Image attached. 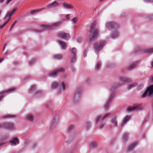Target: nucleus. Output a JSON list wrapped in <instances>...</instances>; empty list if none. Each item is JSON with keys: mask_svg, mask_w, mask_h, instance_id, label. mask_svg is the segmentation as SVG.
Returning <instances> with one entry per match:
<instances>
[{"mask_svg": "<svg viewBox=\"0 0 153 153\" xmlns=\"http://www.w3.org/2000/svg\"><path fill=\"white\" fill-rule=\"evenodd\" d=\"M100 66L101 62H98V63L95 66L96 68V69L98 70L100 68Z\"/></svg>", "mask_w": 153, "mask_h": 153, "instance_id": "36", "label": "nucleus"}, {"mask_svg": "<svg viewBox=\"0 0 153 153\" xmlns=\"http://www.w3.org/2000/svg\"><path fill=\"white\" fill-rule=\"evenodd\" d=\"M95 27V24L93 23L91 26L89 32L90 34L89 38L90 41L94 40L98 35L99 31L97 29L94 28Z\"/></svg>", "mask_w": 153, "mask_h": 153, "instance_id": "1", "label": "nucleus"}, {"mask_svg": "<svg viewBox=\"0 0 153 153\" xmlns=\"http://www.w3.org/2000/svg\"><path fill=\"white\" fill-rule=\"evenodd\" d=\"M151 80L153 82V76L151 78Z\"/></svg>", "mask_w": 153, "mask_h": 153, "instance_id": "57", "label": "nucleus"}, {"mask_svg": "<svg viewBox=\"0 0 153 153\" xmlns=\"http://www.w3.org/2000/svg\"><path fill=\"white\" fill-rule=\"evenodd\" d=\"M137 142H135L131 144L128 147V150L131 151L132 150L134 147L137 145Z\"/></svg>", "mask_w": 153, "mask_h": 153, "instance_id": "21", "label": "nucleus"}, {"mask_svg": "<svg viewBox=\"0 0 153 153\" xmlns=\"http://www.w3.org/2000/svg\"><path fill=\"white\" fill-rule=\"evenodd\" d=\"M36 61V60L35 59H33L32 60L30 61V64L31 65H32Z\"/></svg>", "mask_w": 153, "mask_h": 153, "instance_id": "42", "label": "nucleus"}, {"mask_svg": "<svg viewBox=\"0 0 153 153\" xmlns=\"http://www.w3.org/2000/svg\"><path fill=\"white\" fill-rule=\"evenodd\" d=\"M78 19V17H75V18H74L72 19V22L73 23H76V22H77Z\"/></svg>", "mask_w": 153, "mask_h": 153, "instance_id": "38", "label": "nucleus"}, {"mask_svg": "<svg viewBox=\"0 0 153 153\" xmlns=\"http://www.w3.org/2000/svg\"><path fill=\"white\" fill-rule=\"evenodd\" d=\"M3 58H1L0 59V62H1L3 60Z\"/></svg>", "mask_w": 153, "mask_h": 153, "instance_id": "56", "label": "nucleus"}, {"mask_svg": "<svg viewBox=\"0 0 153 153\" xmlns=\"http://www.w3.org/2000/svg\"><path fill=\"white\" fill-rule=\"evenodd\" d=\"M149 1H151L153 2V0H149Z\"/></svg>", "mask_w": 153, "mask_h": 153, "instance_id": "60", "label": "nucleus"}, {"mask_svg": "<svg viewBox=\"0 0 153 153\" xmlns=\"http://www.w3.org/2000/svg\"><path fill=\"white\" fill-rule=\"evenodd\" d=\"M64 69L63 68H60L58 69H57L54 71L51 72L49 74V76H55L57 73L59 72L64 71Z\"/></svg>", "mask_w": 153, "mask_h": 153, "instance_id": "10", "label": "nucleus"}, {"mask_svg": "<svg viewBox=\"0 0 153 153\" xmlns=\"http://www.w3.org/2000/svg\"><path fill=\"white\" fill-rule=\"evenodd\" d=\"M74 128V126H73V125L71 126L69 128L68 131H70V130H71Z\"/></svg>", "mask_w": 153, "mask_h": 153, "instance_id": "50", "label": "nucleus"}, {"mask_svg": "<svg viewBox=\"0 0 153 153\" xmlns=\"http://www.w3.org/2000/svg\"><path fill=\"white\" fill-rule=\"evenodd\" d=\"M17 21H15L11 25V27H13L17 23Z\"/></svg>", "mask_w": 153, "mask_h": 153, "instance_id": "48", "label": "nucleus"}, {"mask_svg": "<svg viewBox=\"0 0 153 153\" xmlns=\"http://www.w3.org/2000/svg\"><path fill=\"white\" fill-rule=\"evenodd\" d=\"M8 20L7 21L5 22L2 25H0V29H2L3 27H4L7 23L8 21Z\"/></svg>", "mask_w": 153, "mask_h": 153, "instance_id": "39", "label": "nucleus"}, {"mask_svg": "<svg viewBox=\"0 0 153 153\" xmlns=\"http://www.w3.org/2000/svg\"><path fill=\"white\" fill-rule=\"evenodd\" d=\"M14 117V116L13 115H7L4 117L10 118V117Z\"/></svg>", "mask_w": 153, "mask_h": 153, "instance_id": "47", "label": "nucleus"}, {"mask_svg": "<svg viewBox=\"0 0 153 153\" xmlns=\"http://www.w3.org/2000/svg\"><path fill=\"white\" fill-rule=\"evenodd\" d=\"M145 52L146 53H151L153 52V48H149L146 50Z\"/></svg>", "mask_w": 153, "mask_h": 153, "instance_id": "35", "label": "nucleus"}, {"mask_svg": "<svg viewBox=\"0 0 153 153\" xmlns=\"http://www.w3.org/2000/svg\"><path fill=\"white\" fill-rule=\"evenodd\" d=\"M10 142L11 144V145L15 146L16 144L18 143V140L17 138H14L10 140Z\"/></svg>", "mask_w": 153, "mask_h": 153, "instance_id": "20", "label": "nucleus"}, {"mask_svg": "<svg viewBox=\"0 0 153 153\" xmlns=\"http://www.w3.org/2000/svg\"><path fill=\"white\" fill-rule=\"evenodd\" d=\"M40 91H37L36 94L37 95L39 93H40Z\"/></svg>", "mask_w": 153, "mask_h": 153, "instance_id": "54", "label": "nucleus"}, {"mask_svg": "<svg viewBox=\"0 0 153 153\" xmlns=\"http://www.w3.org/2000/svg\"><path fill=\"white\" fill-rule=\"evenodd\" d=\"M59 5L58 2L56 1H54L53 3L48 4L47 6V8L48 9L53 7Z\"/></svg>", "mask_w": 153, "mask_h": 153, "instance_id": "16", "label": "nucleus"}, {"mask_svg": "<svg viewBox=\"0 0 153 153\" xmlns=\"http://www.w3.org/2000/svg\"><path fill=\"white\" fill-rule=\"evenodd\" d=\"M36 144H34V145H33V147H35V146H36Z\"/></svg>", "mask_w": 153, "mask_h": 153, "instance_id": "58", "label": "nucleus"}, {"mask_svg": "<svg viewBox=\"0 0 153 153\" xmlns=\"http://www.w3.org/2000/svg\"><path fill=\"white\" fill-rule=\"evenodd\" d=\"M8 20L7 21L5 22L2 25H0V29H2L3 27H4L7 23L8 21Z\"/></svg>", "mask_w": 153, "mask_h": 153, "instance_id": "40", "label": "nucleus"}, {"mask_svg": "<svg viewBox=\"0 0 153 153\" xmlns=\"http://www.w3.org/2000/svg\"><path fill=\"white\" fill-rule=\"evenodd\" d=\"M105 44L104 41H102L99 42L94 43V48L95 53L98 54V52L101 51Z\"/></svg>", "mask_w": 153, "mask_h": 153, "instance_id": "2", "label": "nucleus"}, {"mask_svg": "<svg viewBox=\"0 0 153 153\" xmlns=\"http://www.w3.org/2000/svg\"><path fill=\"white\" fill-rule=\"evenodd\" d=\"M120 85H119L118 84H115L113 86V87L112 88V87L111 88V89L112 90V89H114V88H115L116 87H117Z\"/></svg>", "mask_w": 153, "mask_h": 153, "instance_id": "44", "label": "nucleus"}, {"mask_svg": "<svg viewBox=\"0 0 153 153\" xmlns=\"http://www.w3.org/2000/svg\"><path fill=\"white\" fill-rule=\"evenodd\" d=\"M63 7L65 9H72L74 7L71 5L65 3L62 4Z\"/></svg>", "mask_w": 153, "mask_h": 153, "instance_id": "19", "label": "nucleus"}, {"mask_svg": "<svg viewBox=\"0 0 153 153\" xmlns=\"http://www.w3.org/2000/svg\"><path fill=\"white\" fill-rule=\"evenodd\" d=\"M61 86H62L63 90H64L65 89V84L63 82H62V83H60V84H58V83L56 82H54L53 83L52 85L51 88H59V87H61Z\"/></svg>", "mask_w": 153, "mask_h": 153, "instance_id": "11", "label": "nucleus"}, {"mask_svg": "<svg viewBox=\"0 0 153 153\" xmlns=\"http://www.w3.org/2000/svg\"><path fill=\"white\" fill-rule=\"evenodd\" d=\"M41 10H32L30 11V13L31 14H34L37 12L40 11Z\"/></svg>", "mask_w": 153, "mask_h": 153, "instance_id": "34", "label": "nucleus"}, {"mask_svg": "<svg viewBox=\"0 0 153 153\" xmlns=\"http://www.w3.org/2000/svg\"><path fill=\"white\" fill-rule=\"evenodd\" d=\"M36 88V86L35 85H32L31 86L29 90V92L30 93L32 92L33 91L35 90Z\"/></svg>", "mask_w": 153, "mask_h": 153, "instance_id": "29", "label": "nucleus"}, {"mask_svg": "<svg viewBox=\"0 0 153 153\" xmlns=\"http://www.w3.org/2000/svg\"><path fill=\"white\" fill-rule=\"evenodd\" d=\"M119 36L118 33L117 31L113 32L111 35V37L113 38H115Z\"/></svg>", "mask_w": 153, "mask_h": 153, "instance_id": "26", "label": "nucleus"}, {"mask_svg": "<svg viewBox=\"0 0 153 153\" xmlns=\"http://www.w3.org/2000/svg\"><path fill=\"white\" fill-rule=\"evenodd\" d=\"M140 107V105L139 104L134 105L133 106L129 107L128 108V110L129 112L136 111L139 109Z\"/></svg>", "mask_w": 153, "mask_h": 153, "instance_id": "13", "label": "nucleus"}, {"mask_svg": "<svg viewBox=\"0 0 153 153\" xmlns=\"http://www.w3.org/2000/svg\"><path fill=\"white\" fill-rule=\"evenodd\" d=\"M71 14H68L66 15V19L68 20H69L70 19V17L71 16Z\"/></svg>", "mask_w": 153, "mask_h": 153, "instance_id": "45", "label": "nucleus"}, {"mask_svg": "<svg viewBox=\"0 0 153 153\" xmlns=\"http://www.w3.org/2000/svg\"><path fill=\"white\" fill-rule=\"evenodd\" d=\"M97 145V144L96 142H93L91 143L90 147L91 148H93L96 147Z\"/></svg>", "mask_w": 153, "mask_h": 153, "instance_id": "33", "label": "nucleus"}, {"mask_svg": "<svg viewBox=\"0 0 153 153\" xmlns=\"http://www.w3.org/2000/svg\"><path fill=\"white\" fill-rule=\"evenodd\" d=\"M151 65H152V66L153 67V61L152 62Z\"/></svg>", "mask_w": 153, "mask_h": 153, "instance_id": "59", "label": "nucleus"}, {"mask_svg": "<svg viewBox=\"0 0 153 153\" xmlns=\"http://www.w3.org/2000/svg\"><path fill=\"white\" fill-rule=\"evenodd\" d=\"M111 113H105L103 116H99L97 117L96 120L95 122L96 123H98L101 120H103L104 119L110 116Z\"/></svg>", "mask_w": 153, "mask_h": 153, "instance_id": "8", "label": "nucleus"}, {"mask_svg": "<svg viewBox=\"0 0 153 153\" xmlns=\"http://www.w3.org/2000/svg\"><path fill=\"white\" fill-rule=\"evenodd\" d=\"M58 36L59 37L65 39H68L70 38L69 34L66 33L64 32H61L58 33Z\"/></svg>", "mask_w": 153, "mask_h": 153, "instance_id": "12", "label": "nucleus"}, {"mask_svg": "<svg viewBox=\"0 0 153 153\" xmlns=\"http://www.w3.org/2000/svg\"><path fill=\"white\" fill-rule=\"evenodd\" d=\"M87 51L88 50H85L84 51V56L85 57H86L87 56Z\"/></svg>", "mask_w": 153, "mask_h": 153, "instance_id": "46", "label": "nucleus"}, {"mask_svg": "<svg viewBox=\"0 0 153 153\" xmlns=\"http://www.w3.org/2000/svg\"><path fill=\"white\" fill-rule=\"evenodd\" d=\"M82 91V88L81 87L78 88L76 90L75 94V97L74 98V101L75 102H77L78 99L80 97L81 92Z\"/></svg>", "mask_w": 153, "mask_h": 153, "instance_id": "9", "label": "nucleus"}, {"mask_svg": "<svg viewBox=\"0 0 153 153\" xmlns=\"http://www.w3.org/2000/svg\"><path fill=\"white\" fill-rule=\"evenodd\" d=\"M36 61V60L35 59H33L32 60L30 61V64L31 65H32Z\"/></svg>", "mask_w": 153, "mask_h": 153, "instance_id": "43", "label": "nucleus"}, {"mask_svg": "<svg viewBox=\"0 0 153 153\" xmlns=\"http://www.w3.org/2000/svg\"><path fill=\"white\" fill-rule=\"evenodd\" d=\"M14 125L13 123H6L0 124V128H8L13 130L14 128Z\"/></svg>", "mask_w": 153, "mask_h": 153, "instance_id": "5", "label": "nucleus"}, {"mask_svg": "<svg viewBox=\"0 0 153 153\" xmlns=\"http://www.w3.org/2000/svg\"><path fill=\"white\" fill-rule=\"evenodd\" d=\"M137 85V84L136 83H134L133 84H131V85H129L128 87V90H130L131 88L136 86Z\"/></svg>", "mask_w": 153, "mask_h": 153, "instance_id": "32", "label": "nucleus"}, {"mask_svg": "<svg viewBox=\"0 0 153 153\" xmlns=\"http://www.w3.org/2000/svg\"><path fill=\"white\" fill-rule=\"evenodd\" d=\"M105 126V124L103 123H101L100 124L99 127V128L102 129V128Z\"/></svg>", "mask_w": 153, "mask_h": 153, "instance_id": "41", "label": "nucleus"}, {"mask_svg": "<svg viewBox=\"0 0 153 153\" xmlns=\"http://www.w3.org/2000/svg\"><path fill=\"white\" fill-rule=\"evenodd\" d=\"M62 22H59L54 23L51 25H41L42 28L44 29H53L55 27H57L61 25Z\"/></svg>", "mask_w": 153, "mask_h": 153, "instance_id": "4", "label": "nucleus"}, {"mask_svg": "<svg viewBox=\"0 0 153 153\" xmlns=\"http://www.w3.org/2000/svg\"><path fill=\"white\" fill-rule=\"evenodd\" d=\"M111 123L113 126H116L117 125V122L116 119V117L113 118L111 120Z\"/></svg>", "mask_w": 153, "mask_h": 153, "instance_id": "25", "label": "nucleus"}, {"mask_svg": "<svg viewBox=\"0 0 153 153\" xmlns=\"http://www.w3.org/2000/svg\"><path fill=\"white\" fill-rule=\"evenodd\" d=\"M51 128L52 129H55V125L53 124L52 125H51Z\"/></svg>", "mask_w": 153, "mask_h": 153, "instance_id": "49", "label": "nucleus"}, {"mask_svg": "<svg viewBox=\"0 0 153 153\" xmlns=\"http://www.w3.org/2000/svg\"><path fill=\"white\" fill-rule=\"evenodd\" d=\"M145 1H149V0H145Z\"/></svg>", "mask_w": 153, "mask_h": 153, "instance_id": "61", "label": "nucleus"}, {"mask_svg": "<svg viewBox=\"0 0 153 153\" xmlns=\"http://www.w3.org/2000/svg\"><path fill=\"white\" fill-rule=\"evenodd\" d=\"M1 144H0V146H1Z\"/></svg>", "mask_w": 153, "mask_h": 153, "instance_id": "63", "label": "nucleus"}, {"mask_svg": "<svg viewBox=\"0 0 153 153\" xmlns=\"http://www.w3.org/2000/svg\"><path fill=\"white\" fill-rule=\"evenodd\" d=\"M27 119L30 121H32L33 120V116L31 114H29L27 116Z\"/></svg>", "mask_w": 153, "mask_h": 153, "instance_id": "28", "label": "nucleus"}, {"mask_svg": "<svg viewBox=\"0 0 153 153\" xmlns=\"http://www.w3.org/2000/svg\"><path fill=\"white\" fill-rule=\"evenodd\" d=\"M17 10V8H14L13 10H12V11L10 12H9L8 13L6 17H5V19H8V20L9 21V20L10 19V17L11 16H12L16 11Z\"/></svg>", "mask_w": 153, "mask_h": 153, "instance_id": "14", "label": "nucleus"}, {"mask_svg": "<svg viewBox=\"0 0 153 153\" xmlns=\"http://www.w3.org/2000/svg\"><path fill=\"white\" fill-rule=\"evenodd\" d=\"M136 65L135 63H134L129 66L128 69L129 70H132L136 67Z\"/></svg>", "mask_w": 153, "mask_h": 153, "instance_id": "31", "label": "nucleus"}, {"mask_svg": "<svg viewBox=\"0 0 153 153\" xmlns=\"http://www.w3.org/2000/svg\"><path fill=\"white\" fill-rule=\"evenodd\" d=\"M62 57V55L61 54H56L53 56V58L54 59L57 60L61 59Z\"/></svg>", "mask_w": 153, "mask_h": 153, "instance_id": "23", "label": "nucleus"}, {"mask_svg": "<svg viewBox=\"0 0 153 153\" xmlns=\"http://www.w3.org/2000/svg\"><path fill=\"white\" fill-rule=\"evenodd\" d=\"M120 80L124 82H128L132 81V80L131 79L125 77H121L120 78Z\"/></svg>", "mask_w": 153, "mask_h": 153, "instance_id": "18", "label": "nucleus"}, {"mask_svg": "<svg viewBox=\"0 0 153 153\" xmlns=\"http://www.w3.org/2000/svg\"><path fill=\"white\" fill-rule=\"evenodd\" d=\"M13 28V27H11H11H10V30H9L10 31H11V30Z\"/></svg>", "mask_w": 153, "mask_h": 153, "instance_id": "55", "label": "nucleus"}, {"mask_svg": "<svg viewBox=\"0 0 153 153\" xmlns=\"http://www.w3.org/2000/svg\"><path fill=\"white\" fill-rule=\"evenodd\" d=\"M4 46L3 48L4 49Z\"/></svg>", "mask_w": 153, "mask_h": 153, "instance_id": "62", "label": "nucleus"}, {"mask_svg": "<svg viewBox=\"0 0 153 153\" xmlns=\"http://www.w3.org/2000/svg\"><path fill=\"white\" fill-rule=\"evenodd\" d=\"M76 61V56H72V57L71 61V63H74Z\"/></svg>", "mask_w": 153, "mask_h": 153, "instance_id": "37", "label": "nucleus"}, {"mask_svg": "<svg viewBox=\"0 0 153 153\" xmlns=\"http://www.w3.org/2000/svg\"><path fill=\"white\" fill-rule=\"evenodd\" d=\"M16 89V88H10L8 90H5V91H3L1 92L0 94L1 96H0V101L2 99V98L3 97V95L4 94V93H7V92H11L14 91Z\"/></svg>", "mask_w": 153, "mask_h": 153, "instance_id": "15", "label": "nucleus"}, {"mask_svg": "<svg viewBox=\"0 0 153 153\" xmlns=\"http://www.w3.org/2000/svg\"><path fill=\"white\" fill-rule=\"evenodd\" d=\"M131 117L130 116H126L123 119V123L121 125L122 127L124 126L131 119Z\"/></svg>", "mask_w": 153, "mask_h": 153, "instance_id": "17", "label": "nucleus"}, {"mask_svg": "<svg viewBox=\"0 0 153 153\" xmlns=\"http://www.w3.org/2000/svg\"><path fill=\"white\" fill-rule=\"evenodd\" d=\"M71 53L73 54V56H76V50L75 48H73L71 50Z\"/></svg>", "mask_w": 153, "mask_h": 153, "instance_id": "30", "label": "nucleus"}, {"mask_svg": "<svg viewBox=\"0 0 153 153\" xmlns=\"http://www.w3.org/2000/svg\"><path fill=\"white\" fill-rule=\"evenodd\" d=\"M153 95V85L148 87L146 90L142 95L143 97L147 96H152Z\"/></svg>", "mask_w": 153, "mask_h": 153, "instance_id": "3", "label": "nucleus"}, {"mask_svg": "<svg viewBox=\"0 0 153 153\" xmlns=\"http://www.w3.org/2000/svg\"><path fill=\"white\" fill-rule=\"evenodd\" d=\"M13 0H7L6 2V4H7L10 3Z\"/></svg>", "mask_w": 153, "mask_h": 153, "instance_id": "51", "label": "nucleus"}, {"mask_svg": "<svg viewBox=\"0 0 153 153\" xmlns=\"http://www.w3.org/2000/svg\"><path fill=\"white\" fill-rule=\"evenodd\" d=\"M91 126V123L89 122H87L85 126V129L87 130L89 128H90V126Z\"/></svg>", "mask_w": 153, "mask_h": 153, "instance_id": "27", "label": "nucleus"}, {"mask_svg": "<svg viewBox=\"0 0 153 153\" xmlns=\"http://www.w3.org/2000/svg\"><path fill=\"white\" fill-rule=\"evenodd\" d=\"M106 27L108 29H117L118 27L117 24L112 22H108L106 23Z\"/></svg>", "mask_w": 153, "mask_h": 153, "instance_id": "7", "label": "nucleus"}, {"mask_svg": "<svg viewBox=\"0 0 153 153\" xmlns=\"http://www.w3.org/2000/svg\"><path fill=\"white\" fill-rule=\"evenodd\" d=\"M5 0H0V2L1 3H2L4 2Z\"/></svg>", "mask_w": 153, "mask_h": 153, "instance_id": "53", "label": "nucleus"}, {"mask_svg": "<svg viewBox=\"0 0 153 153\" xmlns=\"http://www.w3.org/2000/svg\"><path fill=\"white\" fill-rule=\"evenodd\" d=\"M59 42L63 49H65L66 48L67 46L65 42L61 41H59Z\"/></svg>", "mask_w": 153, "mask_h": 153, "instance_id": "22", "label": "nucleus"}, {"mask_svg": "<svg viewBox=\"0 0 153 153\" xmlns=\"http://www.w3.org/2000/svg\"><path fill=\"white\" fill-rule=\"evenodd\" d=\"M114 93H112L110 95L109 98L107 100L106 103L104 105V108L105 110H107V108H108L110 103L111 102L112 100L114 97Z\"/></svg>", "mask_w": 153, "mask_h": 153, "instance_id": "6", "label": "nucleus"}, {"mask_svg": "<svg viewBox=\"0 0 153 153\" xmlns=\"http://www.w3.org/2000/svg\"><path fill=\"white\" fill-rule=\"evenodd\" d=\"M149 18L150 19H153V14L152 15H151L150 16Z\"/></svg>", "mask_w": 153, "mask_h": 153, "instance_id": "52", "label": "nucleus"}, {"mask_svg": "<svg viewBox=\"0 0 153 153\" xmlns=\"http://www.w3.org/2000/svg\"><path fill=\"white\" fill-rule=\"evenodd\" d=\"M128 138V134L126 132L124 133L123 136V139L124 142L126 141Z\"/></svg>", "mask_w": 153, "mask_h": 153, "instance_id": "24", "label": "nucleus"}]
</instances>
